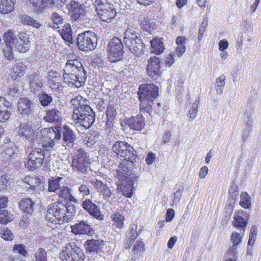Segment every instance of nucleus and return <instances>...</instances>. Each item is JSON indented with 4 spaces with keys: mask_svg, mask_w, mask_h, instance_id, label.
Listing matches in <instances>:
<instances>
[{
    "mask_svg": "<svg viewBox=\"0 0 261 261\" xmlns=\"http://www.w3.org/2000/svg\"><path fill=\"white\" fill-rule=\"evenodd\" d=\"M75 207L72 203L64 204L57 201L48 206L45 219L54 224L68 222L75 216Z\"/></svg>",
    "mask_w": 261,
    "mask_h": 261,
    "instance_id": "f257e3e1",
    "label": "nucleus"
},
{
    "mask_svg": "<svg viewBox=\"0 0 261 261\" xmlns=\"http://www.w3.org/2000/svg\"><path fill=\"white\" fill-rule=\"evenodd\" d=\"M63 71V80L69 86L80 88L84 84L87 74L82 64L78 60H68Z\"/></svg>",
    "mask_w": 261,
    "mask_h": 261,
    "instance_id": "f03ea898",
    "label": "nucleus"
},
{
    "mask_svg": "<svg viewBox=\"0 0 261 261\" xmlns=\"http://www.w3.org/2000/svg\"><path fill=\"white\" fill-rule=\"evenodd\" d=\"M137 27L134 24H129L123 34V42L125 46L134 55L139 56L144 48L148 40H144L140 37L137 31Z\"/></svg>",
    "mask_w": 261,
    "mask_h": 261,
    "instance_id": "7ed1b4c3",
    "label": "nucleus"
},
{
    "mask_svg": "<svg viewBox=\"0 0 261 261\" xmlns=\"http://www.w3.org/2000/svg\"><path fill=\"white\" fill-rule=\"evenodd\" d=\"M159 88L153 84H144L140 86L138 95L140 100V110L141 113L150 114L154 99L158 97Z\"/></svg>",
    "mask_w": 261,
    "mask_h": 261,
    "instance_id": "20e7f679",
    "label": "nucleus"
},
{
    "mask_svg": "<svg viewBox=\"0 0 261 261\" xmlns=\"http://www.w3.org/2000/svg\"><path fill=\"white\" fill-rule=\"evenodd\" d=\"M116 176L118 178L117 190L121 192L122 194L128 198H130L133 195V185L136 180L139 178L138 173H135L132 170L126 169L116 171Z\"/></svg>",
    "mask_w": 261,
    "mask_h": 261,
    "instance_id": "39448f33",
    "label": "nucleus"
},
{
    "mask_svg": "<svg viewBox=\"0 0 261 261\" xmlns=\"http://www.w3.org/2000/svg\"><path fill=\"white\" fill-rule=\"evenodd\" d=\"M36 140V142L41 145L45 151H50L55 145V141L61 139V134L58 130H56L53 127L41 129V133Z\"/></svg>",
    "mask_w": 261,
    "mask_h": 261,
    "instance_id": "423d86ee",
    "label": "nucleus"
},
{
    "mask_svg": "<svg viewBox=\"0 0 261 261\" xmlns=\"http://www.w3.org/2000/svg\"><path fill=\"white\" fill-rule=\"evenodd\" d=\"M76 110L72 115V118L76 124L88 129L91 127L95 121V114L88 103Z\"/></svg>",
    "mask_w": 261,
    "mask_h": 261,
    "instance_id": "0eeeda50",
    "label": "nucleus"
},
{
    "mask_svg": "<svg viewBox=\"0 0 261 261\" xmlns=\"http://www.w3.org/2000/svg\"><path fill=\"white\" fill-rule=\"evenodd\" d=\"M112 150L124 160L133 164L137 158L136 151L128 143L125 141H116L112 146Z\"/></svg>",
    "mask_w": 261,
    "mask_h": 261,
    "instance_id": "6e6552de",
    "label": "nucleus"
},
{
    "mask_svg": "<svg viewBox=\"0 0 261 261\" xmlns=\"http://www.w3.org/2000/svg\"><path fill=\"white\" fill-rule=\"evenodd\" d=\"M96 34L92 31H86L78 35L76 45L79 49L88 52L93 50L97 46Z\"/></svg>",
    "mask_w": 261,
    "mask_h": 261,
    "instance_id": "1a4fd4ad",
    "label": "nucleus"
},
{
    "mask_svg": "<svg viewBox=\"0 0 261 261\" xmlns=\"http://www.w3.org/2000/svg\"><path fill=\"white\" fill-rule=\"evenodd\" d=\"M62 261H83L84 253L74 243L67 244L60 254Z\"/></svg>",
    "mask_w": 261,
    "mask_h": 261,
    "instance_id": "9d476101",
    "label": "nucleus"
},
{
    "mask_svg": "<svg viewBox=\"0 0 261 261\" xmlns=\"http://www.w3.org/2000/svg\"><path fill=\"white\" fill-rule=\"evenodd\" d=\"M108 48V56L110 61L115 62L123 59V45L120 39L114 37L109 43Z\"/></svg>",
    "mask_w": 261,
    "mask_h": 261,
    "instance_id": "9b49d317",
    "label": "nucleus"
},
{
    "mask_svg": "<svg viewBox=\"0 0 261 261\" xmlns=\"http://www.w3.org/2000/svg\"><path fill=\"white\" fill-rule=\"evenodd\" d=\"M44 159V151L41 148L33 149L24 161L25 167L29 170L38 168L42 165Z\"/></svg>",
    "mask_w": 261,
    "mask_h": 261,
    "instance_id": "f8f14e48",
    "label": "nucleus"
},
{
    "mask_svg": "<svg viewBox=\"0 0 261 261\" xmlns=\"http://www.w3.org/2000/svg\"><path fill=\"white\" fill-rule=\"evenodd\" d=\"M89 182L107 201L110 202V199H115L116 198L114 190L109 187L101 180L94 178L91 179Z\"/></svg>",
    "mask_w": 261,
    "mask_h": 261,
    "instance_id": "ddd939ff",
    "label": "nucleus"
},
{
    "mask_svg": "<svg viewBox=\"0 0 261 261\" xmlns=\"http://www.w3.org/2000/svg\"><path fill=\"white\" fill-rule=\"evenodd\" d=\"M160 63L159 58L155 56L151 57L148 60L146 71L148 75L153 80H158L161 75Z\"/></svg>",
    "mask_w": 261,
    "mask_h": 261,
    "instance_id": "4468645a",
    "label": "nucleus"
},
{
    "mask_svg": "<svg viewBox=\"0 0 261 261\" xmlns=\"http://www.w3.org/2000/svg\"><path fill=\"white\" fill-rule=\"evenodd\" d=\"M72 167L74 170L85 173L87 169L90 167V162H89L87 154L85 152L81 151L76 158L72 160Z\"/></svg>",
    "mask_w": 261,
    "mask_h": 261,
    "instance_id": "2eb2a0df",
    "label": "nucleus"
},
{
    "mask_svg": "<svg viewBox=\"0 0 261 261\" xmlns=\"http://www.w3.org/2000/svg\"><path fill=\"white\" fill-rule=\"evenodd\" d=\"M41 129L35 130L32 125L22 123L19 126V134L23 136L29 141H35L39 137Z\"/></svg>",
    "mask_w": 261,
    "mask_h": 261,
    "instance_id": "dca6fc26",
    "label": "nucleus"
},
{
    "mask_svg": "<svg viewBox=\"0 0 261 261\" xmlns=\"http://www.w3.org/2000/svg\"><path fill=\"white\" fill-rule=\"evenodd\" d=\"M69 12L71 13V18L74 21H81L84 19L85 11L83 6L79 3L71 1L68 6Z\"/></svg>",
    "mask_w": 261,
    "mask_h": 261,
    "instance_id": "f3484780",
    "label": "nucleus"
},
{
    "mask_svg": "<svg viewBox=\"0 0 261 261\" xmlns=\"http://www.w3.org/2000/svg\"><path fill=\"white\" fill-rule=\"evenodd\" d=\"M82 205L84 210L87 212L91 216L99 220H102L104 216L101 214L99 207L93 203L90 199L83 201Z\"/></svg>",
    "mask_w": 261,
    "mask_h": 261,
    "instance_id": "a211bd4d",
    "label": "nucleus"
},
{
    "mask_svg": "<svg viewBox=\"0 0 261 261\" xmlns=\"http://www.w3.org/2000/svg\"><path fill=\"white\" fill-rule=\"evenodd\" d=\"M33 103L27 97H22L17 101V110L20 114L29 115L33 112Z\"/></svg>",
    "mask_w": 261,
    "mask_h": 261,
    "instance_id": "6ab92c4d",
    "label": "nucleus"
},
{
    "mask_svg": "<svg viewBox=\"0 0 261 261\" xmlns=\"http://www.w3.org/2000/svg\"><path fill=\"white\" fill-rule=\"evenodd\" d=\"M72 232L75 234H87L91 236L93 233V228L87 221H81L71 227Z\"/></svg>",
    "mask_w": 261,
    "mask_h": 261,
    "instance_id": "aec40b11",
    "label": "nucleus"
},
{
    "mask_svg": "<svg viewBox=\"0 0 261 261\" xmlns=\"http://www.w3.org/2000/svg\"><path fill=\"white\" fill-rule=\"evenodd\" d=\"M12 110L11 103L4 97H0V122H4L10 118Z\"/></svg>",
    "mask_w": 261,
    "mask_h": 261,
    "instance_id": "412c9836",
    "label": "nucleus"
},
{
    "mask_svg": "<svg viewBox=\"0 0 261 261\" xmlns=\"http://www.w3.org/2000/svg\"><path fill=\"white\" fill-rule=\"evenodd\" d=\"M37 13L43 12L47 7L53 8L55 6L54 0H28Z\"/></svg>",
    "mask_w": 261,
    "mask_h": 261,
    "instance_id": "4be33fe9",
    "label": "nucleus"
},
{
    "mask_svg": "<svg viewBox=\"0 0 261 261\" xmlns=\"http://www.w3.org/2000/svg\"><path fill=\"white\" fill-rule=\"evenodd\" d=\"M22 186L29 192H32L37 187H42L43 183L36 177L26 176L22 180Z\"/></svg>",
    "mask_w": 261,
    "mask_h": 261,
    "instance_id": "5701e85b",
    "label": "nucleus"
},
{
    "mask_svg": "<svg viewBox=\"0 0 261 261\" xmlns=\"http://www.w3.org/2000/svg\"><path fill=\"white\" fill-rule=\"evenodd\" d=\"M144 119L142 114L138 115L136 117H132L126 120V124L130 128L135 130L140 131L144 126Z\"/></svg>",
    "mask_w": 261,
    "mask_h": 261,
    "instance_id": "b1692460",
    "label": "nucleus"
},
{
    "mask_svg": "<svg viewBox=\"0 0 261 261\" xmlns=\"http://www.w3.org/2000/svg\"><path fill=\"white\" fill-rule=\"evenodd\" d=\"M19 207L23 213L28 214L29 215H32L36 207V204H35V201L31 198H24L22 199L19 202Z\"/></svg>",
    "mask_w": 261,
    "mask_h": 261,
    "instance_id": "393cba45",
    "label": "nucleus"
},
{
    "mask_svg": "<svg viewBox=\"0 0 261 261\" xmlns=\"http://www.w3.org/2000/svg\"><path fill=\"white\" fill-rule=\"evenodd\" d=\"M17 37L14 43L16 49L19 53H25L28 49V37L22 32L18 33Z\"/></svg>",
    "mask_w": 261,
    "mask_h": 261,
    "instance_id": "a878e982",
    "label": "nucleus"
},
{
    "mask_svg": "<svg viewBox=\"0 0 261 261\" xmlns=\"http://www.w3.org/2000/svg\"><path fill=\"white\" fill-rule=\"evenodd\" d=\"M44 120L49 123H57L62 120L61 112L57 108H52L46 111Z\"/></svg>",
    "mask_w": 261,
    "mask_h": 261,
    "instance_id": "bb28decb",
    "label": "nucleus"
},
{
    "mask_svg": "<svg viewBox=\"0 0 261 261\" xmlns=\"http://www.w3.org/2000/svg\"><path fill=\"white\" fill-rule=\"evenodd\" d=\"M97 15L101 21L109 23L115 17L116 11L113 5L108 8L98 12Z\"/></svg>",
    "mask_w": 261,
    "mask_h": 261,
    "instance_id": "cd10ccee",
    "label": "nucleus"
},
{
    "mask_svg": "<svg viewBox=\"0 0 261 261\" xmlns=\"http://www.w3.org/2000/svg\"><path fill=\"white\" fill-rule=\"evenodd\" d=\"M118 105L112 101L109 102L106 110V115L107 117V124H111L115 119L117 115V109Z\"/></svg>",
    "mask_w": 261,
    "mask_h": 261,
    "instance_id": "c85d7f7f",
    "label": "nucleus"
},
{
    "mask_svg": "<svg viewBox=\"0 0 261 261\" xmlns=\"http://www.w3.org/2000/svg\"><path fill=\"white\" fill-rule=\"evenodd\" d=\"M163 38L160 39H153L147 42H149L152 48V52L154 53L156 55H160L163 52L164 47L163 42Z\"/></svg>",
    "mask_w": 261,
    "mask_h": 261,
    "instance_id": "c756f323",
    "label": "nucleus"
},
{
    "mask_svg": "<svg viewBox=\"0 0 261 261\" xmlns=\"http://www.w3.org/2000/svg\"><path fill=\"white\" fill-rule=\"evenodd\" d=\"M187 40V38L184 36H178L176 38V44L177 46L175 49V54L178 57H181L185 53Z\"/></svg>",
    "mask_w": 261,
    "mask_h": 261,
    "instance_id": "7c9ffc66",
    "label": "nucleus"
},
{
    "mask_svg": "<svg viewBox=\"0 0 261 261\" xmlns=\"http://www.w3.org/2000/svg\"><path fill=\"white\" fill-rule=\"evenodd\" d=\"M14 7L13 0H0V13L7 14L11 12Z\"/></svg>",
    "mask_w": 261,
    "mask_h": 261,
    "instance_id": "2f4dec72",
    "label": "nucleus"
},
{
    "mask_svg": "<svg viewBox=\"0 0 261 261\" xmlns=\"http://www.w3.org/2000/svg\"><path fill=\"white\" fill-rule=\"evenodd\" d=\"M29 79L30 88L32 91H38L42 88L43 85L39 76L31 74L29 75Z\"/></svg>",
    "mask_w": 261,
    "mask_h": 261,
    "instance_id": "473e14b6",
    "label": "nucleus"
},
{
    "mask_svg": "<svg viewBox=\"0 0 261 261\" xmlns=\"http://www.w3.org/2000/svg\"><path fill=\"white\" fill-rule=\"evenodd\" d=\"M63 134L64 141L67 143L72 144L76 137L72 130L69 126L65 125L64 126Z\"/></svg>",
    "mask_w": 261,
    "mask_h": 261,
    "instance_id": "72a5a7b5",
    "label": "nucleus"
},
{
    "mask_svg": "<svg viewBox=\"0 0 261 261\" xmlns=\"http://www.w3.org/2000/svg\"><path fill=\"white\" fill-rule=\"evenodd\" d=\"M17 35L15 31L12 30H9L4 34L3 39L4 40L5 45H12L15 43Z\"/></svg>",
    "mask_w": 261,
    "mask_h": 261,
    "instance_id": "f704fd0d",
    "label": "nucleus"
},
{
    "mask_svg": "<svg viewBox=\"0 0 261 261\" xmlns=\"http://www.w3.org/2000/svg\"><path fill=\"white\" fill-rule=\"evenodd\" d=\"M99 138V134L97 132H90L84 138V142L88 146H91L97 142Z\"/></svg>",
    "mask_w": 261,
    "mask_h": 261,
    "instance_id": "c9c22d12",
    "label": "nucleus"
},
{
    "mask_svg": "<svg viewBox=\"0 0 261 261\" xmlns=\"http://www.w3.org/2000/svg\"><path fill=\"white\" fill-rule=\"evenodd\" d=\"M21 22L24 24L31 25L36 29H38L42 26V24L39 23L36 20L33 19L31 16L27 15H22L20 16Z\"/></svg>",
    "mask_w": 261,
    "mask_h": 261,
    "instance_id": "e433bc0d",
    "label": "nucleus"
},
{
    "mask_svg": "<svg viewBox=\"0 0 261 261\" xmlns=\"http://www.w3.org/2000/svg\"><path fill=\"white\" fill-rule=\"evenodd\" d=\"M62 177H57L56 178H51L48 181V191L50 192H57L60 189V181Z\"/></svg>",
    "mask_w": 261,
    "mask_h": 261,
    "instance_id": "4c0bfd02",
    "label": "nucleus"
},
{
    "mask_svg": "<svg viewBox=\"0 0 261 261\" xmlns=\"http://www.w3.org/2000/svg\"><path fill=\"white\" fill-rule=\"evenodd\" d=\"M233 226L237 228H241L240 233L243 234L245 230V227L247 225V221L240 216H236L233 219Z\"/></svg>",
    "mask_w": 261,
    "mask_h": 261,
    "instance_id": "58836bf2",
    "label": "nucleus"
},
{
    "mask_svg": "<svg viewBox=\"0 0 261 261\" xmlns=\"http://www.w3.org/2000/svg\"><path fill=\"white\" fill-rule=\"evenodd\" d=\"M137 225L136 224H131L130 225L126 238L127 242L130 244L138 237L139 233L137 231Z\"/></svg>",
    "mask_w": 261,
    "mask_h": 261,
    "instance_id": "ea45409f",
    "label": "nucleus"
},
{
    "mask_svg": "<svg viewBox=\"0 0 261 261\" xmlns=\"http://www.w3.org/2000/svg\"><path fill=\"white\" fill-rule=\"evenodd\" d=\"M124 220V217L120 213H115L112 215L113 224L119 229L123 227Z\"/></svg>",
    "mask_w": 261,
    "mask_h": 261,
    "instance_id": "a19ab883",
    "label": "nucleus"
},
{
    "mask_svg": "<svg viewBox=\"0 0 261 261\" xmlns=\"http://www.w3.org/2000/svg\"><path fill=\"white\" fill-rule=\"evenodd\" d=\"M70 103L73 106V113L77 109H80L81 107H83L84 105L87 103V100L86 99L84 98L82 96L79 95L72 98L70 100Z\"/></svg>",
    "mask_w": 261,
    "mask_h": 261,
    "instance_id": "79ce46f5",
    "label": "nucleus"
},
{
    "mask_svg": "<svg viewBox=\"0 0 261 261\" xmlns=\"http://www.w3.org/2000/svg\"><path fill=\"white\" fill-rule=\"evenodd\" d=\"M101 240H87L86 242V249L90 252L96 251L97 248L102 243Z\"/></svg>",
    "mask_w": 261,
    "mask_h": 261,
    "instance_id": "37998d69",
    "label": "nucleus"
},
{
    "mask_svg": "<svg viewBox=\"0 0 261 261\" xmlns=\"http://www.w3.org/2000/svg\"><path fill=\"white\" fill-rule=\"evenodd\" d=\"M93 5L97 13L113 5V4H110L107 0H95Z\"/></svg>",
    "mask_w": 261,
    "mask_h": 261,
    "instance_id": "c03bdc74",
    "label": "nucleus"
},
{
    "mask_svg": "<svg viewBox=\"0 0 261 261\" xmlns=\"http://www.w3.org/2000/svg\"><path fill=\"white\" fill-rule=\"evenodd\" d=\"M13 220L12 215L6 210H0V223L6 224Z\"/></svg>",
    "mask_w": 261,
    "mask_h": 261,
    "instance_id": "a18cd8bd",
    "label": "nucleus"
},
{
    "mask_svg": "<svg viewBox=\"0 0 261 261\" xmlns=\"http://www.w3.org/2000/svg\"><path fill=\"white\" fill-rule=\"evenodd\" d=\"M226 76L224 74L220 75L216 80V90L217 92L221 94L223 91V88L225 85Z\"/></svg>",
    "mask_w": 261,
    "mask_h": 261,
    "instance_id": "49530a36",
    "label": "nucleus"
},
{
    "mask_svg": "<svg viewBox=\"0 0 261 261\" xmlns=\"http://www.w3.org/2000/svg\"><path fill=\"white\" fill-rule=\"evenodd\" d=\"M25 69L26 66L22 63H17L13 68L15 79H16L17 77H20L22 76L24 73Z\"/></svg>",
    "mask_w": 261,
    "mask_h": 261,
    "instance_id": "de8ad7c7",
    "label": "nucleus"
},
{
    "mask_svg": "<svg viewBox=\"0 0 261 261\" xmlns=\"http://www.w3.org/2000/svg\"><path fill=\"white\" fill-rule=\"evenodd\" d=\"M0 235L6 241H11L13 238V234L11 230L5 226L0 227Z\"/></svg>",
    "mask_w": 261,
    "mask_h": 261,
    "instance_id": "09e8293b",
    "label": "nucleus"
},
{
    "mask_svg": "<svg viewBox=\"0 0 261 261\" xmlns=\"http://www.w3.org/2000/svg\"><path fill=\"white\" fill-rule=\"evenodd\" d=\"M50 18L54 24L53 26H49L54 29H58L59 28L58 25L62 24L63 22V18L62 16L56 12L53 13L51 14Z\"/></svg>",
    "mask_w": 261,
    "mask_h": 261,
    "instance_id": "8fccbe9b",
    "label": "nucleus"
},
{
    "mask_svg": "<svg viewBox=\"0 0 261 261\" xmlns=\"http://www.w3.org/2000/svg\"><path fill=\"white\" fill-rule=\"evenodd\" d=\"M39 99L42 106H46L50 105L53 100V98L45 92H42L39 94Z\"/></svg>",
    "mask_w": 261,
    "mask_h": 261,
    "instance_id": "3c124183",
    "label": "nucleus"
},
{
    "mask_svg": "<svg viewBox=\"0 0 261 261\" xmlns=\"http://www.w3.org/2000/svg\"><path fill=\"white\" fill-rule=\"evenodd\" d=\"M71 189L69 188L68 187L66 186H63L61 187L57 192V194L59 195V197L66 199L67 197H68L71 193Z\"/></svg>",
    "mask_w": 261,
    "mask_h": 261,
    "instance_id": "603ef678",
    "label": "nucleus"
},
{
    "mask_svg": "<svg viewBox=\"0 0 261 261\" xmlns=\"http://www.w3.org/2000/svg\"><path fill=\"white\" fill-rule=\"evenodd\" d=\"M12 45H7L3 48L4 57L8 60L11 61L14 58Z\"/></svg>",
    "mask_w": 261,
    "mask_h": 261,
    "instance_id": "864d4df0",
    "label": "nucleus"
},
{
    "mask_svg": "<svg viewBox=\"0 0 261 261\" xmlns=\"http://www.w3.org/2000/svg\"><path fill=\"white\" fill-rule=\"evenodd\" d=\"M14 144L12 142L10 144H8L4 146L5 148L3 153V156L7 158L12 156L14 154V148L15 146H13Z\"/></svg>",
    "mask_w": 261,
    "mask_h": 261,
    "instance_id": "5fc2aeb1",
    "label": "nucleus"
},
{
    "mask_svg": "<svg viewBox=\"0 0 261 261\" xmlns=\"http://www.w3.org/2000/svg\"><path fill=\"white\" fill-rule=\"evenodd\" d=\"M241 200L240 201V205L244 208H248L250 205V199L249 196L247 193H243L241 195Z\"/></svg>",
    "mask_w": 261,
    "mask_h": 261,
    "instance_id": "6e6d98bb",
    "label": "nucleus"
},
{
    "mask_svg": "<svg viewBox=\"0 0 261 261\" xmlns=\"http://www.w3.org/2000/svg\"><path fill=\"white\" fill-rule=\"evenodd\" d=\"M90 186L88 184H82L79 185L78 190L80 194H82L83 197H86L90 194Z\"/></svg>",
    "mask_w": 261,
    "mask_h": 261,
    "instance_id": "4d7b16f0",
    "label": "nucleus"
},
{
    "mask_svg": "<svg viewBox=\"0 0 261 261\" xmlns=\"http://www.w3.org/2000/svg\"><path fill=\"white\" fill-rule=\"evenodd\" d=\"M46 253L42 248H39L35 253L36 261H46Z\"/></svg>",
    "mask_w": 261,
    "mask_h": 261,
    "instance_id": "13d9d810",
    "label": "nucleus"
},
{
    "mask_svg": "<svg viewBox=\"0 0 261 261\" xmlns=\"http://www.w3.org/2000/svg\"><path fill=\"white\" fill-rule=\"evenodd\" d=\"M242 241V237L240 236V233L233 232L232 233L230 238V242L232 243L233 245L239 246Z\"/></svg>",
    "mask_w": 261,
    "mask_h": 261,
    "instance_id": "bf43d9fd",
    "label": "nucleus"
},
{
    "mask_svg": "<svg viewBox=\"0 0 261 261\" xmlns=\"http://www.w3.org/2000/svg\"><path fill=\"white\" fill-rule=\"evenodd\" d=\"M208 21L207 19H204L202 21L201 25L199 29V32L198 35V39L199 41H201L202 39L203 33L205 31V29L207 26Z\"/></svg>",
    "mask_w": 261,
    "mask_h": 261,
    "instance_id": "052dcab7",
    "label": "nucleus"
},
{
    "mask_svg": "<svg viewBox=\"0 0 261 261\" xmlns=\"http://www.w3.org/2000/svg\"><path fill=\"white\" fill-rule=\"evenodd\" d=\"M13 250L14 253L20 254L23 256H25L27 253V250L25 249V246L21 244L15 245Z\"/></svg>",
    "mask_w": 261,
    "mask_h": 261,
    "instance_id": "680f3d73",
    "label": "nucleus"
},
{
    "mask_svg": "<svg viewBox=\"0 0 261 261\" xmlns=\"http://www.w3.org/2000/svg\"><path fill=\"white\" fill-rule=\"evenodd\" d=\"M72 34V31L67 32L61 31L60 32V35L62 38L65 41L69 42L70 44H72L73 43Z\"/></svg>",
    "mask_w": 261,
    "mask_h": 261,
    "instance_id": "e2e57ef3",
    "label": "nucleus"
},
{
    "mask_svg": "<svg viewBox=\"0 0 261 261\" xmlns=\"http://www.w3.org/2000/svg\"><path fill=\"white\" fill-rule=\"evenodd\" d=\"M198 104L197 102H193L191 109L189 111V119L193 120L196 116Z\"/></svg>",
    "mask_w": 261,
    "mask_h": 261,
    "instance_id": "0e129e2a",
    "label": "nucleus"
},
{
    "mask_svg": "<svg viewBox=\"0 0 261 261\" xmlns=\"http://www.w3.org/2000/svg\"><path fill=\"white\" fill-rule=\"evenodd\" d=\"M32 215H29L28 214L23 213L19 222V225L21 227L27 226L31 221L30 217Z\"/></svg>",
    "mask_w": 261,
    "mask_h": 261,
    "instance_id": "69168bd1",
    "label": "nucleus"
},
{
    "mask_svg": "<svg viewBox=\"0 0 261 261\" xmlns=\"http://www.w3.org/2000/svg\"><path fill=\"white\" fill-rule=\"evenodd\" d=\"M238 247L239 246L232 245L227 250L225 258H234L237 253V250Z\"/></svg>",
    "mask_w": 261,
    "mask_h": 261,
    "instance_id": "338daca9",
    "label": "nucleus"
},
{
    "mask_svg": "<svg viewBox=\"0 0 261 261\" xmlns=\"http://www.w3.org/2000/svg\"><path fill=\"white\" fill-rule=\"evenodd\" d=\"M145 245L141 241H137L134 245L133 251L135 253H138L144 250Z\"/></svg>",
    "mask_w": 261,
    "mask_h": 261,
    "instance_id": "774afa93",
    "label": "nucleus"
}]
</instances>
